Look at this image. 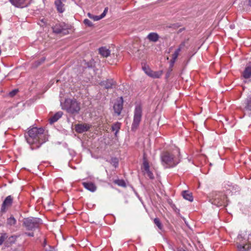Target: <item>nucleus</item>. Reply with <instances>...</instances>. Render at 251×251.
Returning a JSON list of instances; mask_svg holds the SVG:
<instances>
[{"label": "nucleus", "instance_id": "nucleus-1", "mask_svg": "<svg viewBox=\"0 0 251 251\" xmlns=\"http://www.w3.org/2000/svg\"><path fill=\"white\" fill-rule=\"evenodd\" d=\"M44 128L36 127L30 129L25 136L32 150L38 149L41 145L48 140V137Z\"/></svg>", "mask_w": 251, "mask_h": 251}, {"label": "nucleus", "instance_id": "nucleus-2", "mask_svg": "<svg viewBox=\"0 0 251 251\" xmlns=\"http://www.w3.org/2000/svg\"><path fill=\"white\" fill-rule=\"evenodd\" d=\"M160 158L165 168H174L181 161L180 151L177 149L173 152L164 151L161 154Z\"/></svg>", "mask_w": 251, "mask_h": 251}, {"label": "nucleus", "instance_id": "nucleus-3", "mask_svg": "<svg viewBox=\"0 0 251 251\" xmlns=\"http://www.w3.org/2000/svg\"><path fill=\"white\" fill-rule=\"evenodd\" d=\"M61 106L62 109L71 114H78L80 109V103L75 99H67Z\"/></svg>", "mask_w": 251, "mask_h": 251}, {"label": "nucleus", "instance_id": "nucleus-4", "mask_svg": "<svg viewBox=\"0 0 251 251\" xmlns=\"http://www.w3.org/2000/svg\"><path fill=\"white\" fill-rule=\"evenodd\" d=\"M42 224V220L38 218L28 217L23 220V226L27 230H34Z\"/></svg>", "mask_w": 251, "mask_h": 251}, {"label": "nucleus", "instance_id": "nucleus-5", "mask_svg": "<svg viewBox=\"0 0 251 251\" xmlns=\"http://www.w3.org/2000/svg\"><path fill=\"white\" fill-rule=\"evenodd\" d=\"M225 195L221 192H214L210 194L209 201L217 207L224 205Z\"/></svg>", "mask_w": 251, "mask_h": 251}, {"label": "nucleus", "instance_id": "nucleus-6", "mask_svg": "<svg viewBox=\"0 0 251 251\" xmlns=\"http://www.w3.org/2000/svg\"><path fill=\"white\" fill-rule=\"evenodd\" d=\"M142 117V108L141 105L135 106L134 111L133 120L131 126V130L135 131L138 128Z\"/></svg>", "mask_w": 251, "mask_h": 251}, {"label": "nucleus", "instance_id": "nucleus-7", "mask_svg": "<svg viewBox=\"0 0 251 251\" xmlns=\"http://www.w3.org/2000/svg\"><path fill=\"white\" fill-rule=\"evenodd\" d=\"M243 111L244 114L251 116V94H248L243 103Z\"/></svg>", "mask_w": 251, "mask_h": 251}, {"label": "nucleus", "instance_id": "nucleus-8", "mask_svg": "<svg viewBox=\"0 0 251 251\" xmlns=\"http://www.w3.org/2000/svg\"><path fill=\"white\" fill-rule=\"evenodd\" d=\"M52 28L53 32L56 34L63 33L64 34H66L68 33L67 30L68 28L64 23L57 24Z\"/></svg>", "mask_w": 251, "mask_h": 251}, {"label": "nucleus", "instance_id": "nucleus-9", "mask_svg": "<svg viewBox=\"0 0 251 251\" xmlns=\"http://www.w3.org/2000/svg\"><path fill=\"white\" fill-rule=\"evenodd\" d=\"M123 99L121 97L117 100L113 105V109L115 113L118 115H120L123 108Z\"/></svg>", "mask_w": 251, "mask_h": 251}, {"label": "nucleus", "instance_id": "nucleus-10", "mask_svg": "<svg viewBox=\"0 0 251 251\" xmlns=\"http://www.w3.org/2000/svg\"><path fill=\"white\" fill-rule=\"evenodd\" d=\"M11 4L17 7L23 8L28 6L31 0H9Z\"/></svg>", "mask_w": 251, "mask_h": 251}, {"label": "nucleus", "instance_id": "nucleus-11", "mask_svg": "<svg viewBox=\"0 0 251 251\" xmlns=\"http://www.w3.org/2000/svg\"><path fill=\"white\" fill-rule=\"evenodd\" d=\"M91 126L84 123L81 124H76L75 126V130L76 132L78 133H82L83 132L87 131L91 128Z\"/></svg>", "mask_w": 251, "mask_h": 251}, {"label": "nucleus", "instance_id": "nucleus-12", "mask_svg": "<svg viewBox=\"0 0 251 251\" xmlns=\"http://www.w3.org/2000/svg\"><path fill=\"white\" fill-rule=\"evenodd\" d=\"M100 85L106 89H113L116 86V82L113 79H107L100 82Z\"/></svg>", "mask_w": 251, "mask_h": 251}, {"label": "nucleus", "instance_id": "nucleus-13", "mask_svg": "<svg viewBox=\"0 0 251 251\" xmlns=\"http://www.w3.org/2000/svg\"><path fill=\"white\" fill-rule=\"evenodd\" d=\"M13 197L11 195L7 196L2 202L0 209L1 212H5L6 208L11 206L13 202Z\"/></svg>", "mask_w": 251, "mask_h": 251}, {"label": "nucleus", "instance_id": "nucleus-14", "mask_svg": "<svg viewBox=\"0 0 251 251\" xmlns=\"http://www.w3.org/2000/svg\"><path fill=\"white\" fill-rule=\"evenodd\" d=\"M242 75L246 79H249L251 77V62L247 64Z\"/></svg>", "mask_w": 251, "mask_h": 251}, {"label": "nucleus", "instance_id": "nucleus-15", "mask_svg": "<svg viewBox=\"0 0 251 251\" xmlns=\"http://www.w3.org/2000/svg\"><path fill=\"white\" fill-rule=\"evenodd\" d=\"M143 166L145 171L146 172L147 176L151 179L154 178L153 173L150 170V166L147 161L144 160L143 162Z\"/></svg>", "mask_w": 251, "mask_h": 251}, {"label": "nucleus", "instance_id": "nucleus-16", "mask_svg": "<svg viewBox=\"0 0 251 251\" xmlns=\"http://www.w3.org/2000/svg\"><path fill=\"white\" fill-rule=\"evenodd\" d=\"M82 184L85 189L92 192H95L97 189L96 185L93 182H83Z\"/></svg>", "mask_w": 251, "mask_h": 251}, {"label": "nucleus", "instance_id": "nucleus-17", "mask_svg": "<svg viewBox=\"0 0 251 251\" xmlns=\"http://www.w3.org/2000/svg\"><path fill=\"white\" fill-rule=\"evenodd\" d=\"M63 115V112L62 111H58L56 112L53 116L51 117L50 119V123L52 124L54 123L57 122Z\"/></svg>", "mask_w": 251, "mask_h": 251}, {"label": "nucleus", "instance_id": "nucleus-18", "mask_svg": "<svg viewBox=\"0 0 251 251\" xmlns=\"http://www.w3.org/2000/svg\"><path fill=\"white\" fill-rule=\"evenodd\" d=\"M100 54L104 57H108L110 54V51L106 47H101L99 49Z\"/></svg>", "mask_w": 251, "mask_h": 251}, {"label": "nucleus", "instance_id": "nucleus-19", "mask_svg": "<svg viewBox=\"0 0 251 251\" xmlns=\"http://www.w3.org/2000/svg\"><path fill=\"white\" fill-rule=\"evenodd\" d=\"M148 39L151 42H156L159 39V35L155 32H151L148 34Z\"/></svg>", "mask_w": 251, "mask_h": 251}, {"label": "nucleus", "instance_id": "nucleus-20", "mask_svg": "<svg viewBox=\"0 0 251 251\" xmlns=\"http://www.w3.org/2000/svg\"><path fill=\"white\" fill-rule=\"evenodd\" d=\"M182 195L183 198L190 201H193V197L192 193H190L187 191H183L182 192Z\"/></svg>", "mask_w": 251, "mask_h": 251}, {"label": "nucleus", "instance_id": "nucleus-21", "mask_svg": "<svg viewBox=\"0 0 251 251\" xmlns=\"http://www.w3.org/2000/svg\"><path fill=\"white\" fill-rule=\"evenodd\" d=\"M54 3L56 6L58 11L60 13L63 12L64 11V4H63L62 2L60 1V0H56Z\"/></svg>", "mask_w": 251, "mask_h": 251}, {"label": "nucleus", "instance_id": "nucleus-22", "mask_svg": "<svg viewBox=\"0 0 251 251\" xmlns=\"http://www.w3.org/2000/svg\"><path fill=\"white\" fill-rule=\"evenodd\" d=\"M42 247L45 251H55L54 247L48 245L47 244L46 240L44 239L43 243H42Z\"/></svg>", "mask_w": 251, "mask_h": 251}, {"label": "nucleus", "instance_id": "nucleus-23", "mask_svg": "<svg viewBox=\"0 0 251 251\" xmlns=\"http://www.w3.org/2000/svg\"><path fill=\"white\" fill-rule=\"evenodd\" d=\"M163 74V72L162 71H151V74H149L150 76L153 78H160Z\"/></svg>", "mask_w": 251, "mask_h": 251}, {"label": "nucleus", "instance_id": "nucleus-24", "mask_svg": "<svg viewBox=\"0 0 251 251\" xmlns=\"http://www.w3.org/2000/svg\"><path fill=\"white\" fill-rule=\"evenodd\" d=\"M121 128V123L119 122H117L115 124H113L112 126V130L113 131H115V136H117V133L119 132L120 129Z\"/></svg>", "mask_w": 251, "mask_h": 251}, {"label": "nucleus", "instance_id": "nucleus-25", "mask_svg": "<svg viewBox=\"0 0 251 251\" xmlns=\"http://www.w3.org/2000/svg\"><path fill=\"white\" fill-rule=\"evenodd\" d=\"M238 249L240 251H246L251 250V246L249 244H246L244 245H239L237 246Z\"/></svg>", "mask_w": 251, "mask_h": 251}, {"label": "nucleus", "instance_id": "nucleus-26", "mask_svg": "<svg viewBox=\"0 0 251 251\" xmlns=\"http://www.w3.org/2000/svg\"><path fill=\"white\" fill-rule=\"evenodd\" d=\"M16 223L17 221L13 216H10L7 219V224L9 226H14Z\"/></svg>", "mask_w": 251, "mask_h": 251}, {"label": "nucleus", "instance_id": "nucleus-27", "mask_svg": "<svg viewBox=\"0 0 251 251\" xmlns=\"http://www.w3.org/2000/svg\"><path fill=\"white\" fill-rule=\"evenodd\" d=\"M115 184L122 187H126V184L125 181L123 179H116L114 181Z\"/></svg>", "mask_w": 251, "mask_h": 251}, {"label": "nucleus", "instance_id": "nucleus-28", "mask_svg": "<svg viewBox=\"0 0 251 251\" xmlns=\"http://www.w3.org/2000/svg\"><path fill=\"white\" fill-rule=\"evenodd\" d=\"M154 223L157 226L159 229H162V225L158 218H156L154 219Z\"/></svg>", "mask_w": 251, "mask_h": 251}, {"label": "nucleus", "instance_id": "nucleus-29", "mask_svg": "<svg viewBox=\"0 0 251 251\" xmlns=\"http://www.w3.org/2000/svg\"><path fill=\"white\" fill-rule=\"evenodd\" d=\"M142 69L144 71L145 73L148 75H149V74H151L152 71L148 66H146L145 65L142 67Z\"/></svg>", "mask_w": 251, "mask_h": 251}, {"label": "nucleus", "instance_id": "nucleus-30", "mask_svg": "<svg viewBox=\"0 0 251 251\" xmlns=\"http://www.w3.org/2000/svg\"><path fill=\"white\" fill-rule=\"evenodd\" d=\"M7 238V235L6 233H2L0 236V245H1L4 240Z\"/></svg>", "mask_w": 251, "mask_h": 251}, {"label": "nucleus", "instance_id": "nucleus-31", "mask_svg": "<svg viewBox=\"0 0 251 251\" xmlns=\"http://www.w3.org/2000/svg\"><path fill=\"white\" fill-rule=\"evenodd\" d=\"M18 92H19L18 89H14L12 91H10L8 93V96L12 98V97H14L17 94V93Z\"/></svg>", "mask_w": 251, "mask_h": 251}, {"label": "nucleus", "instance_id": "nucleus-32", "mask_svg": "<svg viewBox=\"0 0 251 251\" xmlns=\"http://www.w3.org/2000/svg\"><path fill=\"white\" fill-rule=\"evenodd\" d=\"M180 51V49L177 48L172 54V57L177 59Z\"/></svg>", "mask_w": 251, "mask_h": 251}, {"label": "nucleus", "instance_id": "nucleus-33", "mask_svg": "<svg viewBox=\"0 0 251 251\" xmlns=\"http://www.w3.org/2000/svg\"><path fill=\"white\" fill-rule=\"evenodd\" d=\"M83 23L89 27H92L93 25L92 22L87 19H85L83 21Z\"/></svg>", "mask_w": 251, "mask_h": 251}, {"label": "nucleus", "instance_id": "nucleus-34", "mask_svg": "<svg viewBox=\"0 0 251 251\" xmlns=\"http://www.w3.org/2000/svg\"><path fill=\"white\" fill-rule=\"evenodd\" d=\"M111 161H112L113 166L115 168H116L118 166L119 161L117 158H112L111 159Z\"/></svg>", "mask_w": 251, "mask_h": 251}, {"label": "nucleus", "instance_id": "nucleus-35", "mask_svg": "<svg viewBox=\"0 0 251 251\" xmlns=\"http://www.w3.org/2000/svg\"><path fill=\"white\" fill-rule=\"evenodd\" d=\"M94 66V63L93 61H90L87 62H85V68H91Z\"/></svg>", "mask_w": 251, "mask_h": 251}, {"label": "nucleus", "instance_id": "nucleus-36", "mask_svg": "<svg viewBox=\"0 0 251 251\" xmlns=\"http://www.w3.org/2000/svg\"><path fill=\"white\" fill-rule=\"evenodd\" d=\"M187 41H188V40H185V41L182 42L180 43V44L179 45L178 48L180 49V50L183 49L185 47L186 43H187Z\"/></svg>", "mask_w": 251, "mask_h": 251}, {"label": "nucleus", "instance_id": "nucleus-37", "mask_svg": "<svg viewBox=\"0 0 251 251\" xmlns=\"http://www.w3.org/2000/svg\"><path fill=\"white\" fill-rule=\"evenodd\" d=\"M176 59H177L176 58L172 57V59L170 61L169 68L172 69V67L174 66V63H175Z\"/></svg>", "mask_w": 251, "mask_h": 251}, {"label": "nucleus", "instance_id": "nucleus-38", "mask_svg": "<svg viewBox=\"0 0 251 251\" xmlns=\"http://www.w3.org/2000/svg\"><path fill=\"white\" fill-rule=\"evenodd\" d=\"M90 19H93L94 21H99L100 19H102V18H101V16L100 15V16H93V17H90Z\"/></svg>", "mask_w": 251, "mask_h": 251}, {"label": "nucleus", "instance_id": "nucleus-39", "mask_svg": "<svg viewBox=\"0 0 251 251\" xmlns=\"http://www.w3.org/2000/svg\"><path fill=\"white\" fill-rule=\"evenodd\" d=\"M107 10H108V8L106 7L104 9L103 12H102V13L101 14V15H100L101 16V18H102V19L103 18H104L107 12Z\"/></svg>", "mask_w": 251, "mask_h": 251}, {"label": "nucleus", "instance_id": "nucleus-40", "mask_svg": "<svg viewBox=\"0 0 251 251\" xmlns=\"http://www.w3.org/2000/svg\"><path fill=\"white\" fill-rule=\"evenodd\" d=\"M172 71V69L169 68V69L168 70V72H167V73L166 74V78H168L170 76Z\"/></svg>", "mask_w": 251, "mask_h": 251}, {"label": "nucleus", "instance_id": "nucleus-41", "mask_svg": "<svg viewBox=\"0 0 251 251\" xmlns=\"http://www.w3.org/2000/svg\"><path fill=\"white\" fill-rule=\"evenodd\" d=\"M27 236H30V237H33L34 236V234L33 232H25V233Z\"/></svg>", "mask_w": 251, "mask_h": 251}, {"label": "nucleus", "instance_id": "nucleus-42", "mask_svg": "<svg viewBox=\"0 0 251 251\" xmlns=\"http://www.w3.org/2000/svg\"><path fill=\"white\" fill-rule=\"evenodd\" d=\"M41 64V62L40 60L36 61L34 62V66L37 67Z\"/></svg>", "mask_w": 251, "mask_h": 251}, {"label": "nucleus", "instance_id": "nucleus-43", "mask_svg": "<svg viewBox=\"0 0 251 251\" xmlns=\"http://www.w3.org/2000/svg\"><path fill=\"white\" fill-rule=\"evenodd\" d=\"M250 236V237L249 238V240H250L249 242V245L250 246H251V233L249 235Z\"/></svg>", "mask_w": 251, "mask_h": 251}, {"label": "nucleus", "instance_id": "nucleus-44", "mask_svg": "<svg viewBox=\"0 0 251 251\" xmlns=\"http://www.w3.org/2000/svg\"><path fill=\"white\" fill-rule=\"evenodd\" d=\"M45 60V57H42L40 60V62H41V64L44 62Z\"/></svg>", "mask_w": 251, "mask_h": 251}, {"label": "nucleus", "instance_id": "nucleus-45", "mask_svg": "<svg viewBox=\"0 0 251 251\" xmlns=\"http://www.w3.org/2000/svg\"><path fill=\"white\" fill-rule=\"evenodd\" d=\"M16 238H17V237H16V236H11V237L9 238V239H10V238H12V239H13V238H14L15 240H16Z\"/></svg>", "mask_w": 251, "mask_h": 251}, {"label": "nucleus", "instance_id": "nucleus-46", "mask_svg": "<svg viewBox=\"0 0 251 251\" xmlns=\"http://www.w3.org/2000/svg\"><path fill=\"white\" fill-rule=\"evenodd\" d=\"M88 16L90 18V17H93V15L91 14L90 13H88Z\"/></svg>", "mask_w": 251, "mask_h": 251}, {"label": "nucleus", "instance_id": "nucleus-47", "mask_svg": "<svg viewBox=\"0 0 251 251\" xmlns=\"http://www.w3.org/2000/svg\"><path fill=\"white\" fill-rule=\"evenodd\" d=\"M249 5L251 7V0H249Z\"/></svg>", "mask_w": 251, "mask_h": 251}, {"label": "nucleus", "instance_id": "nucleus-48", "mask_svg": "<svg viewBox=\"0 0 251 251\" xmlns=\"http://www.w3.org/2000/svg\"><path fill=\"white\" fill-rule=\"evenodd\" d=\"M6 44V43H4L2 44V46H4Z\"/></svg>", "mask_w": 251, "mask_h": 251}, {"label": "nucleus", "instance_id": "nucleus-49", "mask_svg": "<svg viewBox=\"0 0 251 251\" xmlns=\"http://www.w3.org/2000/svg\"><path fill=\"white\" fill-rule=\"evenodd\" d=\"M60 0V1H66V0Z\"/></svg>", "mask_w": 251, "mask_h": 251}, {"label": "nucleus", "instance_id": "nucleus-50", "mask_svg": "<svg viewBox=\"0 0 251 251\" xmlns=\"http://www.w3.org/2000/svg\"><path fill=\"white\" fill-rule=\"evenodd\" d=\"M48 250H52L50 248H48Z\"/></svg>", "mask_w": 251, "mask_h": 251}, {"label": "nucleus", "instance_id": "nucleus-51", "mask_svg": "<svg viewBox=\"0 0 251 251\" xmlns=\"http://www.w3.org/2000/svg\"><path fill=\"white\" fill-rule=\"evenodd\" d=\"M179 31H182V30L181 29H180Z\"/></svg>", "mask_w": 251, "mask_h": 251}, {"label": "nucleus", "instance_id": "nucleus-52", "mask_svg": "<svg viewBox=\"0 0 251 251\" xmlns=\"http://www.w3.org/2000/svg\"><path fill=\"white\" fill-rule=\"evenodd\" d=\"M180 251H184V250H180Z\"/></svg>", "mask_w": 251, "mask_h": 251}]
</instances>
